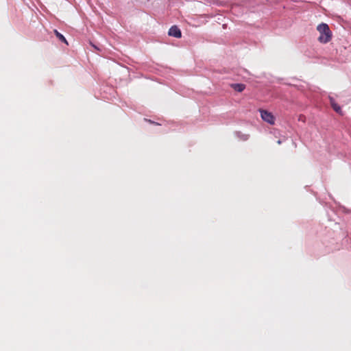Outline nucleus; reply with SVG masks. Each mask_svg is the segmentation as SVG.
<instances>
[{
    "instance_id": "nucleus-4",
    "label": "nucleus",
    "mask_w": 351,
    "mask_h": 351,
    "mask_svg": "<svg viewBox=\"0 0 351 351\" xmlns=\"http://www.w3.org/2000/svg\"><path fill=\"white\" fill-rule=\"evenodd\" d=\"M330 103L335 112H337V113L341 114V107L337 104L335 103L333 98L330 97Z\"/></svg>"
},
{
    "instance_id": "nucleus-7",
    "label": "nucleus",
    "mask_w": 351,
    "mask_h": 351,
    "mask_svg": "<svg viewBox=\"0 0 351 351\" xmlns=\"http://www.w3.org/2000/svg\"><path fill=\"white\" fill-rule=\"evenodd\" d=\"M281 143H282V142H281V141H280V140H278V144H280Z\"/></svg>"
},
{
    "instance_id": "nucleus-2",
    "label": "nucleus",
    "mask_w": 351,
    "mask_h": 351,
    "mask_svg": "<svg viewBox=\"0 0 351 351\" xmlns=\"http://www.w3.org/2000/svg\"><path fill=\"white\" fill-rule=\"evenodd\" d=\"M259 111L261 113V117L264 121H265L271 125H274L275 123V117L272 114V113H271L270 112H268L267 110H261V109L259 110Z\"/></svg>"
},
{
    "instance_id": "nucleus-1",
    "label": "nucleus",
    "mask_w": 351,
    "mask_h": 351,
    "mask_svg": "<svg viewBox=\"0 0 351 351\" xmlns=\"http://www.w3.org/2000/svg\"><path fill=\"white\" fill-rule=\"evenodd\" d=\"M317 31L319 32L320 36L318 40L323 43H328L331 39L332 33L329 27L326 23L319 24L317 27Z\"/></svg>"
},
{
    "instance_id": "nucleus-5",
    "label": "nucleus",
    "mask_w": 351,
    "mask_h": 351,
    "mask_svg": "<svg viewBox=\"0 0 351 351\" xmlns=\"http://www.w3.org/2000/svg\"><path fill=\"white\" fill-rule=\"evenodd\" d=\"M231 86L237 92H242L245 87L243 84H233Z\"/></svg>"
},
{
    "instance_id": "nucleus-6",
    "label": "nucleus",
    "mask_w": 351,
    "mask_h": 351,
    "mask_svg": "<svg viewBox=\"0 0 351 351\" xmlns=\"http://www.w3.org/2000/svg\"><path fill=\"white\" fill-rule=\"evenodd\" d=\"M55 34L56 35V36L60 40H62V42L67 43V41L65 39V38L64 37V36L62 34H61L60 33H59L57 30H55Z\"/></svg>"
},
{
    "instance_id": "nucleus-3",
    "label": "nucleus",
    "mask_w": 351,
    "mask_h": 351,
    "mask_svg": "<svg viewBox=\"0 0 351 351\" xmlns=\"http://www.w3.org/2000/svg\"><path fill=\"white\" fill-rule=\"evenodd\" d=\"M169 35L175 38H180L182 33L180 29L176 25L172 26L169 30Z\"/></svg>"
}]
</instances>
